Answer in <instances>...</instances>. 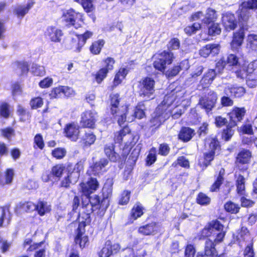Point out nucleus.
Returning <instances> with one entry per match:
<instances>
[{
	"label": "nucleus",
	"mask_w": 257,
	"mask_h": 257,
	"mask_svg": "<svg viewBox=\"0 0 257 257\" xmlns=\"http://www.w3.org/2000/svg\"><path fill=\"white\" fill-rule=\"evenodd\" d=\"M222 24L227 31L234 30L237 25V22L234 14L230 12H226L222 15Z\"/></svg>",
	"instance_id": "nucleus-25"
},
{
	"label": "nucleus",
	"mask_w": 257,
	"mask_h": 257,
	"mask_svg": "<svg viewBox=\"0 0 257 257\" xmlns=\"http://www.w3.org/2000/svg\"><path fill=\"white\" fill-rule=\"evenodd\" d=\"M131 247L125 249L128 252H133V257H146L147 255V251L143 244H140L138 240L133 241L130 245Z\"/></svg>",
	"instance_id": "nucleus-26"
},
{
	"label": "nucleus",
	"mask_w": 257,
	"mask_h": 257,
	"mask_svg": "<svg viewBox=\"0 0 257 257\" xmlns=\"http://www.w3.org/2000/svg\"><path fill=\"white\" fill-rule=\"evenodd\" d=\"M98 113L95 110H86L83 112L80 116V125L82 128L93 130L96 127Z\"/></svg>",
	"instance_id": "nucleus-15"
},
{
	"label": "nucleus",
	"mask_w": 257,
	"mask_h": 257,
	"mask_svg": "<svg viewBox=\"0 0 257 257\" xmlns=\"http://www.w3.org/2000/svg\"><path fill=\"white\" fill-rule=\"evenodd\" d=\"M170 116V110H166L165 106L159 104L151 115L149 120L150 127L153 131L158 129Z\"/></svg>",
	"instance_id": "nucleus-9"
},
{
	"label": "nucleus",
	"mask_w": 257,
	"mask_h": 257,
	"mask_svg": "<svg viewBox=\"0 0 257 257\" xmlns=\"http://www.w3.org/2000/svg\"><path fill=\"white\" fill-rule=\"evenodd\" d=\"M225 169L221 168L218 172H216L214 175L215 180L209 188V191L211 193L219 192L221 186L224 181Z\"/></svg>",
	"instance_id": "nucleus-24"
},
{
	"label": "nucleus",
	"mask_w": 257,
	"mask_h": 257,
	"mask_svg": "<svg viewBox=\"0 0 257 257\" xmlns=\"http://www.w3.org/2000/svg\"><path fill=\"white\" fill-rule=\"evenodd\" d=\"M217 99V93L214 90H210L200 97L198 104L202 109L208 113L215 107Z\"/></svg>",
	"instance_id": "nucleus-13"
},
{
	"label": "nucleus",
	"mask_w": 257,
	"mask_h": 257,
	"mask_svg": "<svg viewBox=\"0 0 257 257\" xmlns=\"http://www.w3.org/2000/svg\"><path fill=\"white\" fill-rule=\"evenodd\" d=\"M84 168V162L81 160L78 161L74 166L71 163H67L66 166L62 163L56 164L52 167L49 174L42 175V180L45 183L49 182L52 180V177L59 180L65 170L66 175L60 180L59 187L69 189L72 184L78 181Z\"/></svg>",
	"instance_id": "nucleus-2"
},
{
	"label": "nucleus",
	"mask_w": 257,
	"mask_h": 257,
	"mask_svg": "<svg viewBox=\"0 0 257 257\" xmlns=\"http://www.w3.org/2000/svg\"><path fill=\"white\" fill-rule=\"evenodd\" d=\"M115 144L113 143L104 145V153L108 160L114 163L125 162L131 150L130 144L128 143L124 144L121 155L115 151Z\"/></svg>",
	"instance_id": "nucleus-7"
},
{
	"label": "nucleus",
	"mask_w": 257,
	"mask_h": 257,
	"mask_svg": "<svg viewBox=\"0 0 257 257\" xmlns=\"http://www.w3.org/2000/svg\"><path fill=\"white\" fill-rule=\"evenodd\" d=\"M216 77V73L214 69H209L203 75L199 86L202 89L208 88Z\"/></svg>",
	"instance_id": "nucleus-29"
},
{
	"label": "nucleus",
	"mask_w": 257,
	"mask_h": 257,
	"mask_svg": "<svg viewBox=\"0 0 257 257\" xmlns=\"http://www.w3.org/2000/svg\"><path fill=\"white\" fill-rule=\"evenodd\" d=\"M31 72L34 76L38 77H43L46 73L45 67L37 64L32 65L31 68Z\"/></svg>",
	"instance_id": "nucleus-51"
},
{
	"label": "nucleus",
	"mask_w": 257,
	"mask_h": 257,
	"mask_svg": "<svg viewBox=\"0 0 257 257\" xmlns=\"http://www.w3.org/2000/svg\"><path fill=\"white\" fill-rule=\"evenodd\" d=\"M115 60L112 57H107L102 59L101 67L92 74L94 81L97 84H101L107 77L109 72L112 71L114 68Z\"/></svg>",
	"instance_id": "nucleus-11"
},
{
	"label": "nucleus",
	"mask_w": 257,
	"mask_h": 257,
	"mask_svg": "<svg viewBox=\"0 0 257 257\" xmlns=\"http://www.w3.org/2000/svg\"><path fill=\"white\" fill-rule=\"evenodd\" d=\"M129 70L126 68L120 67L115 72L114 77L112 81V88H114L120 85L128 73Z\"/></svg>",
	"instance_id": "nucleus-36"
},
{
	"label": "nucleus",
	"mask_w": 257,
	"mask_h": 257,
	"mask_svg": "<svg viewBox=\"0 0 257 257\" xmlns=\"http://www.w3.org/2000/svg\"><path fill=\"white\" fill-rule=\"evenodd\" d=\"M224 209L226 212L231 214H236L239 213L240 207L238 204L228 201L224 204Z\"/></svg>",
	"instance_id": "nucleus-43"
},
{
	"label": "nucleus",
	"mask_w": 257,
	"mask_h": 257,
	"mask_svg": "<svg viewBox=\"0 0 257 257\" xmlns=\"http://www.w3.org/2000/svg\"><path fill=\"white\" fill-rule=\"evenodd\" d=\"M246 113V110L244 107H233L227 113L228 124L233 127L237 126L238 123L243 120Z\"/></svg>",
	"instance_id": "nucleus-16"
},
{
	"label": "nucleus",
	"mask_w": 257,
	"mask_h": 257,
	"mask_svg": "<svg viewBox=\"0 0 257 257\" xmlns=\"http://www.w3.org/2000/svg\"><path fill=\"white\" fill-rule=\"evenodd\" d=\"M227 90L232 96L236 98H240L246 93L245 88L240 86L233 85L228 87Z\"/></svg>",
	"instance_id": "nucleus-44"
},
{
	"label": "nucleus",
	"mask_w": 257,
	"mask_h": 257,
	"mask_svg": "<svg viewBox=\"0 0 257 257\" xmlns=\"http://www.w3.org/2000/svg\"><path fill=\"white\" fill-rule=\"evenodd\" d=\"M121 247L118 243H113L110 240H106L101 249L98 252L99 257H110L117 253Z\"/></svg>",
	"instance_id": "nucleus-19"
},
{
	"label": "nucleus",
	"mask_w": 257,
	"mask_h": 257,
	"mask_svg": "<svg viewBox=\"0 0 257 257\" xmlns=\"http://www.w3.org/2000/svg\"><path fill=\"white\" fill-rule=\"evenodd\" d=\"M81 218L82 220L79 223L75 231L74 241L80 248L83 249L89 242L88 236L85 233L86 226L89 225L91 222L90 213L82 212Z\"/></svg>",
	"instance_id": "nucleus-5"
},
{
	"label": "nucleus",
	"mask_w": 257,
	"mask_h": 257,
	"mask_svg": "<svg viewBox=\"0 0 257 257\" xmlns=\"http://www.w3.org/2000/svg\"><path fill=\"white\" fill-rule=\"evenodd\" d=\"M96 140V136L91 131H85L80 138V143L83 148H87L93 145Z\"/></svg>",
	"instance_id": "nucleus-33"
},
{
	"label": "nucleus",
	"mask_w": 257,
	"mask_h": 257,
	"mask_svg": "<svg viewBox=\"0 0 257 257\" xmlns=\"http://www.w3.org/2000/svg\"><path fill=\"white\" fill-rule=\"evenodd\" d=\"M105 42L102 39L92 41L88 47V50L92 55H99L103 48Z\"/></svg>",
	"instance_id": "nucleus-37"
},
{
	"label": "nucleus",
	"mask_w": 257,
	"mask_h": 257,
	"mask_svg": "<svg viewBox=\"0 0 257 257\" xmlns=\"http://www.w3.org/2000/svg\"><path fill=\"white\" fill-rule=\"evenodd\" d=\"M157 160V149L153 147L149 151V154L145 159V165L146 166H151L156 162Z\"/></svg>",
	"instance_id": "nucleus-46"
},
{
	"label": "nucleus",
	"mask_w": 257,
	"mask_h": 257,
	"mask_svg": "<svg viewBox=\"0 0 257 257\" xmlns=\"http://www.w3.org/2000/svg\"><path fill=\"white\" fill-rule=\"evenodd\" d=\"M131 134V130L128 125L122 126L119 131L113 134V144L122 145L124 139Z\"/></svg>",
	"instance_id": "nucleus-30"
},
{
	"label": "nucleus",
	"mask_w": 257,
	"mask_h": 257,
	"mask_svg": "<svg viewBox=\"0 0 257 257\" xmlns=\"http://www.w3.org/2000/svg\"><path fill=\"white\" fill-rule=\"evenodd\" d=\"M109 109L110 114L113 117H117L121 113L120 108L121 98L118 93L111 94L109 97Z\"/></svg>",
	"instance_id": "nucleus-21"
},
{
	"label": "nucleus",
	"mask_w": 257,
	"mask_h": 257,
	"mask_svg": "<svg viewBox=\"0 0 257 257\" xmlns=\"http://www.w3.org/2000/svg\"><path fill=\"white\" fill-rule=\"evenodd\" d=\"M252 158L251 152L247 149H242L235 158V166L240 172H244L248 169V166Z\"/></svg>",
	"instance_id": "nucleus-14"
},
{
	"label": "nucleus",
	"mask_w": 257,
	"mask_h": 257,
	"mask_svg": "<svg viewBox=\"0 0 257 257\" xmlns=\"http://www.w3.org/2000/svg\"><path fill=\"white\" fill-rule=\"evenodd\" d=\"M45 35L51 42L60 43L64 33L61 29L54 26H51L47 28Z\"/></svg>",
	"instance_id": "nucleus-23"
},
{
	"label": "nucleus",
	"mask_w": 257,
	"mask_h": 257,
	"mask_svg": "<svg viewBox=\"0 0 257 257\" xmlns=\"http://www.w3.org/2000/svg\"><path fill=\"white\" fill-rule=\"evenodd\" d=\"M195 201L200 206H206L210 204L211 199L205 193L200 192L197 195Z\"/></svg>",
	"instance_id": "nucleus-48"
},
{
	"label": "nucleus",
	"mask_w": 257,
	"mask_h": 257,
	"mask_svg": "<svg viewBox=\"0 0 257 257\" xmlns=\"http://www.w3.org/2000/svg\"><path fill=\"white\" fill-rule=\"evenodd\" d=\"M253 245L254 241L253 238H252L244 249L243 253L244 257H255Z\"/></svg>",
	"instance_id": "nucleus-59"
},
{
	"label": "nucleus",
	"mask_w": 257,
	"mask_h": 257,
	"mask_svg": "<svg viewBox=\"0 0 257 257\" xmlns=\"http://www.w3.org/2000/svg\"><path fill=\"white\" fill-rule=\"evenodd\" d=\"M167 47L169 51L164 50L161 53H158L153 63L155 69L162 73H164L165 71L167 65L172 63L174 54L170 51L178 50L180 47V41L177 38H172L169 41Z\"/></svg>",
	"instance_id": "nucleus-4"
},
{
	"label": "nucleus",
	"mask_w": 257,
	"mask_h": 257,
	"mask_svg": "<svg viewBox=\"0 0 257 257\" xmlns=\"http://www.w3.org/2000/svg\"><path fill=\"white\" fill-rule=\"evenodd\" d=\"M63 95L62 85L53 87L50 91L49 96L51 99L59 98Z\"/></svg>",
	"instance_id": "nucleus-63"
},
{
	"label": "nucleus",
	"mask_w": 257,
	"mask_h": 257,
	"mask_svg": "<svg viewBox=\"0 0 257 257\" xmlns=\"http://www.w3.org/2000/svg\"><path fill=\"white\" fill-rule=\"evenodd\" d=\"M44 103V99L40 96L33 97L29 101L30 108L32 110L41 108Z\"/></svg>",
	"instance_id": "nucleus-50"
},
{
	"label": "nucleus",
	"mask_w": 257,
	"mask_h": 257,
	"mask_svg": "<svg viewBox=\"0 0 257 257\" xmlns=\"http://www.w3.org/2000/svg\"><path fill=\"white\" fill-rule=\"evenodd\" d=\"M170 150L169 145L166 143H163L159 145L158 154L161 156L166 157L170 154Z\"/></svg>",
	"instance_id": "nucleus-62"
},
{
	"label": "nucleus",
	"mask_w": 257,
	"mask_h": 257,
	"mask_svg": "<svg viewBox=\"0 0 257 257\" xmlns=\"http://www.w3.org/2000/svg\"><path fill=\"white\" fill-rule=\"evenodd\" d=\"M79 127L74 122L67 123L65 125L63 133L65 136L73 141H76L79 135Z\"/></svg>",
	"instance_id": "nucleus-27"
},
{
	"label": "nucleus",
	"mask_w": 257,
	"mask_h": 257,
	"mask_svg": "<svg viewBox=\"0 0 257 257\" xmlns=\"http://www.w3.org/2000/svg\"><path fill=\"white\" fill-rule=\"evenodd\" d=\"M179 165L181 167L189 169L190 168V163L188 159L184 156H180L177 158L176 162L172 164V166L176 167L177 165Z\"/></svg>",
	"instance_id": "nucleus-60"
},
{
	"label": "nucleus",
	"mask_w": 257,
	"mask_h": 257,
	"mask_svg": "<svg viewBox=\"0 0 257 257\" xmlns=\"http://www.w3.org/2000/svg\"><path fill=\"white\" fill-rule=\"evenodd\" d=\"M35 2L32 0L29 1L26 6L20 5L15 7L14 9L15 14L20 18H23L32 8Z\"/></svg>",
	"instance_id": "nucleus-39"
},
{
	"label": "nucleus",
	"mask_w": 257,
	"mask_h": 257,
	"mask_svg": "<svg viewBox=\"0 0 257 257\" xmlns=\"http://www.w3.org/2000/svg\"><path fill=\"white\" fill-rule=\"evenodd\" d=\"M236 77L241 79H245L247 83L249 82L257 81V59L254 60L247 65H242L235 71Z\"/></svg>",
	"instance_id": "nucleus-10"
},
{
	"label": "nucleus",
	"mask_w": 257,
	"mask_h": 257,
	"mask_svg": "<svg viewBox=\"0 0 257 257\" xmlns=\"http://www.w3.org/2000/svg\"><path fill=\"white\" fill-rule=\"evenodd\" d=\"M45 144L41 134H37L34 137L33 147L35 149L44 150Z\"/></svg>",
	"instance_id": "nucleus-53"
},
{
	"label": "nucleus",
	"mask_w": 257,
	"mask_h": 257,
	"mask_svg": "<svg viewBox=\"0 0 257 257\" xmlns=\"http://www.w3.org/2000/svg\"><path fill=\"white\" fill-rule=\"evenodd\" d=\"M201 28L202 25L200 23L195 22L186 26L184 28V32L187 36H191L195 34Z\"/></svg>",
	"instance_id": "nucleus-45"
},
{
	"label": "nucleus",
	"mask_w": 257,
	"mask_h": 257,
	"mask_svg": "<svg viewBox=\"0 0 257 257\" xmlns=\"http://www.w3.org/2000/svg\"><path fill=\"white\" fill-rule=\"evenodd\" d=\"M79 186V191L82 195L90 200L91 212L93 213L96 217L101 218L105 214L109 206L108 195L111 194V189H109L106 196H103L101 197L98 195L95 194L91 197V195L99 187V183L97 179L92 177H89L86 182H80Z\"/></svg>",
	"instance_id": "nucleus-3"
},
{
	"label": "nucleus",
	"mask_w": 257,
	"mask_h": 257,
	"mask_svg": "<svg viewBox=\"0 0 257 257\" xmlns=\"http://www.w3.org/2000/svg\"><path fill=\"white\" fill-rule=\"evenodd\" d=\"M67 151L64 148L58 147L51 151L52 156L57 160H61L66 155Z\"/></svg>",
	"instance_id": "nucleus-56"
},
{
	"label": "nucleus",
	"mask_w": 257,
	"mask_h": 257,
	"mask_svg": "<svg viewBox=\"0 0 257 257\" xmlns=\"http://www.w3.org/2000/svg\"><path fill=\"white\" fill-rule=\"evenodd\" d=\"M214 153L206 152L203 153L202 156H200L198 159V166L201 169L202 171L205 170L211 164V162L215 158Z\"/></svg>",
	"instance_id": "nucleus-31"
},
{
	"label": "nucleus",
	"mask_w": 257,
	"mask_h": 257,
	"mask_svg": "<svg viewBox=\"0 0 257 257\" xmlns=\"http://www.w3.org/2000/svg\"><path fill=\"white\" fill-rule=\"evenodd\" d=\"M209 150V152L214 153V155L215 156L216 151L217 150H220L221 149V145L220 142L217 139V137H215L211 139L210 142L208 144Z\"/></svg>",
	"instance_id": "nucleus-58"
},
{
	"label": "nucleus",
	"mask_w": 257,
	"mask_h": 257,
	"mask_svg": "<svg viewBox=\"0 0 257 257\" xmlns=\"http://www.w3.org/2000/svg\"><path fill=\"white\" fill-rule=\"evenodd\" d=\"M219 51V45L218 44H208L200 49L199 54L203 58H207L210 54H213V55L217 54Z\"/></svg>",
	"instance_id": "nucleus-34"
},
{
	"label": "nucleus",
	"mask_w": 257,
	"mask_h": 257,
	"mask_svg": "<svg viewBox=\"0 0 257 257\" xmlns=\"http://www.w3.org/2000/svg\"><path fill=\"white\" fill-rule=\"evenodd\" d=\"M176 93L177 92L174 90L168 93L164 96L163 100L160 104H162V105L165 106L166 110H169V108L170 104L173 103L177 99L178 96L176 95Z\"/></svg>",
	"instance_id": "nucleus-41"
},
{
	"label": "nucleus",
	"mask_w": 257,
	"mask_h": 257,
	"mask_svg": "<svg viewBox=\"0 0 257 257\" xmlns=\"http://www.w3.org/2000/svg\"><path fill=\"white\" fill-rule=\"evenodd\" d=\"M149 219V217H148L146 220L147 223L138 228V233L142 236H154L160 231L161 226L159 223L156 221L147 222Z\"/></svg>",
	"instance_id": "nucleus-17"
},
{
	"label": "nucleus",
	"mask_w": 257,
	"mask_h": 257,
	"mask_svg": "<svg viewBox=\"0 0 257 257\" xmlns=\"http://www.w3.org/2000/svg\"><path fill=\"white\" fill-rule=\"evenodd\" d=\"M233 128V127L227 124L225 127L218 132L217 135L220 136V140L223 142L230 141L235 133Z\"/></svg>",
	"instance_id": "nucleus-35"
},
{
	"label": "nucleus",
	"mask_w": 257,
	"mask_h": 257,
	"mask_svg": "<svg viewBox=\"0 0 257 257\" xmlns=\"http://www.w3.org/2000/svg\"><path fill=\"white\" fill-rule=\"evenodd\" d=\"M74 35L76 38H72L71 42L75 48V51L80 52L86 44L87 41L92 38L93 33L92 31L86 30L82 34L75 33Z\"/></svg>",
	"instance_id": "nucleus-18"
},
{
	"label": "nucleus",
	"mask_w": 257,
	"mask_h": 257,
	"mask_svg": "<svg viewBox=\"0 0 257 257\" xmlns=\"http://www.w3.org/2000/svg\"><path fill=\"white\" fill-rule=\"evenodd\" d=\"M35 210L41 216H44L46 213L50 211V209L47 206V202L44 201L39 200L37 204H35Z\"/></svg>",
	"instance_id": "nucleus-52"
},
{
	"label": "nucleus",
	"mask_w": 257,
	"mask_h": 257,
	"mask_svg": "<svg viewBox=\"0 0 257 257\" xmlns=\"http://www.w3.org/2000/svg\"><path fill=\"white\" fill-rule=\"evenodd\" d=\"M145 207L140 202H137L131 208L125 225L131 224L138 218H141L144 214Z\"/></svg>",
	"instance_id": "nucleus-22"
},
{
	"label": "nucleus",
	"mask_w": 257,
	"mask_h": 257,
	"mask_svg": "<svg viewBox=\"0 0 257 257\" xmlns=\"http://www.w3.org/2000/svg\"><path fill=\"white\" fill-rule=\"evenodd\" d=\"M62 18L63 22L68 28L72 27L75 29H78L82 27L84 24L83 15L72 8L64 12L62 15Z\"/></svg>",
	"instance_id": "nucleus-8"
},
{
	"label": "nucleus",
	"mask_w": 257,
	"mask_h": 257,
	"mask_svg": "<svg viewBox=\"0 0 257 257\" xmlns=\"http://www.w3.org/2000/svg\"><path fill=\"white\" fill-rule=\"evenodd\" d=\"M196 252L194 244L188 243L184 246V257H195Z\"/></svg>",
	"instance_id": "nucleus-61"
},
{
	"label": "nucleus",
	"mask_w": 257,
	"mask_h": 257,
	"mask_svg": "<svg viewBox=\"0 0 257 257\" xmlns=\"http://www.w3.org/2000/svg\"><path fill=\"white\" fill-rule=\"evenodd\" d=\"M108 164V160L105 158L100 159L98 161L93 163L86 171V174L89 176H96L99 174L103 168Z\"/></svg>",
	"instance_id": "nucleus-28"
},
{
	"label": "nucleus",
	"mask_w": 257,
	"mask_h": 257,
	"mask_svg": "<svg viewBox=\"0 0 257 257\" xmlns=\"http://www.w3.org/2000/svg\"><path fill=\"white\" fill-rule=\"evenodd\" d=\"M247 29L241 26L235 32H233L230 47L233 50H237L242 45L245 38V31Z\"/></svg>",
	"instance_id": "nucleus-20"
},
{
	"label": "nucleus",
	"mask_w": 257,
	"mask_h": 257,
	"mask_svg": "<svg viewBox=\"0 0 257 257\" xmlns=\"http://www.w3.org/2000/svg\"><path fill=\"white\" fill-rule=\"evenodd\" d=\"M81 4L85 12L89 13L93 10L92 0H74Z\"/></svg>",
	"instance_id": "nucleus-64"
},
{
	"label": "nucleus",
	"mask_w": 257,
	"mask_h": 257,
	"mask_svg": "<svg viewBox=\"0 0 257 257\" xmlns=\"http://www.w3.org/2000/svg\"><path fill=\"white\" fill-rule=\"evenodd\" d=\"M12 113L10 104L6 101L0 102V118L8 119Z\"/></svg>",
	"instance_id": "nucleus-42"
},
{
	"label": "nucleus",
	"mask_w": 257,
	"mask_h": 257,
	"mask_svg": "<svg viewBox=\"0 0 257 257\" xmlns=\"http://www.w3.org/2000/svg\"><path fill=\"white\" fill-rule=\"evenodd\" d=\"M17 113L20 117L21 121H25L26 119L30 117V114L27 109L21 105H18L17 109Z\"/></svg>",
	"instance_id": "nucleus-57"
},
{
	"label": "nucleus",
	"mask_w": 257,
	"mask_h": 257,
	"mask_svg": "<svg viewBox=\"0 0 257 257\" xmlns=\"http://www.w3.org/2000/svg\"><path fill=\"white\" fill-rule=\"evenodd\" d=\"M155 79L149 76L143 77L138 82L137 86L139 96L149 101L155 98Z\"/></svg>",
	"instance_id": "nucleus-6"
},
{
	"label": "nucleus",
	"mask_w": 257,
	"mask_h": 257,
	"mask_svg": "<svg viewBox=\"0 0 257 257\" xmlns=\"http://www.w3.org/2000/svg\"><path fill=\"white\" fill-rule=\"evenodd\" d=\"M257 10V0H246L239 5L237 11L238 20L240 22H247L251 16L250 11Z\"/></svg>",
	"instance_id": "nucleus-12"
},
{
	"label": "nucleus",
	"mask_w": 257,
	"mask_h": 257,
	"mask_svg": "<svg viewBox=\"0 0 257 257\" xmlns=\"http://www.w3.org/2000/svg\"><path fill=\"white\" fill-rule=\"evenodd\" d=\"M224 229V225L217 219L207 222L196 237L199 240L205 241L203 252H197L195 257H220L216 246L224 239L226 231Z\"/></svg>",
	"instance_id": "nucleus-1"
},
{
	"label": "nucleus",
	"mask_w": 257,
	"mask_h": 257,
	"mask_svg": "<svg viewBox=\"0 0 257 257\" xmlns=\"http://www.w3.org/2000/svg\"><path fill=\"white\" fill-rule=\"evenodd\" d=\"M185 63H186L185 62L182 61L179 65H174L172 67L168 69L165 73L166 77L168 78H172L177 76L182 70V65H184Z\"/></svg>",
	"instance_id": "nucleus-47"
},
{
	"label": "nucleus",
	"mask_w": 257,
	"mask_h": 257,
	"mask_svg": "<svg viewBox=\"0 0 257 257\" xmlns=\"http://www.w3.org/2000/svg\"><path fill=\"white\" fill-rule=\"evenodd\" d=\"M218 19V14L214 9L208 8L201 22L205 26H209L210 23L215 22Z\"/></svg>",
	"instance_id": "nucleus-38"
},
{
	"label": "nucleus",
	"mask_w": 257,
	"mask_h": 257,
	"mask_svg": "<svg viewBox=\"0 0 257 257\" xmlns=\"http://www.w3.org/2000/svg\"><path fill=\"white\" fill-rule=\"evenodd\" d=\"M195 134L194 129L188 126H182L178 133V138L182 142L187 143L192 139Z\"/></svg>",
	"instance_id": "nucleus-32"
},
{
	"label": "nucleus",
	"mask_w": 257,
	"mask_h": 257,
	"mask_svg": "<svg viewBox=\"0 0 257 257\" xmlns=\"http://www.w3.org/2000/svg\"><path fill=\"white\" fill-rule=\"evenodd\" d=\"M235 183L237 194L238 195H245V179L244 176L239 174L235 180Z\"/></svg>",
	"instance_id": "nucleus-40"
},
{
	"label": "nucleus",
	"mask_w": 257,
	"mask_h": 257,
	"mask_svg": "<svg viewBox=\"0 0 257 257\" xmlns=\"http://www.w3.org/2000/svg\"><path fill=\"white\" fill-rule=\"evenodd\" d=\"M17 68L20 70V76H27L30 69L28 62L17 61L15 62Z\"/></svg>",
	"instance_id": "nucleus-54"
},
{
	"label": "nucleus",
	"mask_w": 257,
	"mask_h": 257,
	"mask_svg": "<svg viewBox=\"0 0 257 257\" xmlns=\"http://www.w3.org/2000/svg\"><path fill=\"white\" fill-rule=\"evenodd\" d=\"M207 35L209 36H215L220 35L221 33V29L218 23H212L207 26Z\"/></svg>",
	"instance_id": "nucleus-49"
},
{
	"label": "nucleus",
	"mask_w": 257,
	"mask_h": 257,
	"mask_svg": "<svg viewBox=\"0 0 257 257\" xmlns=\"http://www.w3.org/2000/svg\"><path fill=\"white\" fill-rule=\"evenodd\" d=\"M131 194V191L127 190H123L119 196L118 204L119 205H127L130 201Z\"/></svg>",
	"instance_id": "nucleus-55"
}]
</instances>
